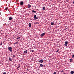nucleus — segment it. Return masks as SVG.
I'll return each mask as SVG.
<instances>
[{"label":"nucleus","mask_w":74,"mask_h":74,"mask_svg":"<svg viewBox=\"0 0 74 74\" xmlns=\"http://www.w3.org/2000/svg\"><path fill=\"white\" fill-rule=\"evenodd\" d=\"M8 49L10 52H12V47H10L8 48Z\"/></svg>","instance_id":"f257e3e1"},{"label":"nucleus","mask_w":74,"mask_h":74,"mask_svg":"<svg viewBox=\"0 0 74 74\" xmlns=\"http://www.w3.org/2000/svg\"><path fill=\"white\" fill-rule=\"evenodd\" d=\"M3 74H6V73H5V72H4V73H3Z\"/></svg>","instance_id":"393cba45"},{"label":"nucleus","mask_w":74,"mask_h":74,"mask_svg":"<svg viewBox=\"0 0 74 74\" xmlns=\"http://www.w3.org/2000/svg\"><path fill=\"white\" fill-rule=\"evenodd\" d=\"M16 44H17V42L14 43V44L15 45Z\"/></svg>","instance_id":"cd10ccee"},{"label":"nucleus","mask_w":74,"mask_h":74,"mask_svg":"<svg viewBox=\"0 0 74 74\" xmlns=\"http://www.w3.org/2000/svg\"><path fill=\"white\" fill-rule=\"evenodd\" d=\"M9 60L10 62H11V61H12V58L10 57H9Z\"/></svg>","instance_id":"f8f14e48"},{"label":"nucleus","mask_w":74,"mask_h":74,"mask_svg":"<svg viewBox=\"0 0 74 74\" xmlns=\"http://www.w3.org/2000/svg\"><path fill=\"white\" fill-rule=\"evenodd\" d=\"M59 50V49H58L56 51V52H58Z\"/></svg>","instance_id":"4be33fe9"},{"label":"nucleus","mask_w":74,"mask_h":74,"mask_svg":"<svg viewBox=\"0 0 74 74\" xmlns=\"http://www.w3.org/2000/svg\"><path fill=\"white\" fill-rule=\"evenodd\" d=\"M29 26V27H31V26H32V25H31V23H29L28 24Z\"/></svg>","instance_id":"1a4fd4ad"},{"label":"nucleus","mask_w":74,"mask_h":74,"mask_svg":"<svg viewBox=\"0 0 74 74\" xmlns=\"http://www.w3.org/2000/svg\"><path fill=\"white\" fill-rule=\"evenodd\" d=\"M28 8H30V7H31V5H30V4H28Z\"/></svg>","instance_id":"9d476101"},{"label":"nucleus","mask_w":74,"mask_h":74,"mask_svg":"<svg viewBox=\"0 0 74 74\" xmlns=\"http://www.w3.org/2000/svg\"><path fill=\"white\" fill-rule=\"evenodd\" d=\"M5 10H8L7 8H5Z\"/></svg>","instance_id":"412c9836"},{"label":"nucleus","mask_w":74,"mask_h":74,"mask_svg":"<svg viewBox=\"0 0 74 74\" xmlns=\"http://www.w3.org/2000/svg\"><path fill=\"white\" fill-rule=\"evenodd\" d=\"M28 70H29V69H27V71H28Z\"/></svg>","instance_id":"c85d7f7f"},{"label":"nucleus","mask_w":74,"mask_h":74,"mask_svg":"<svg viewBox=\"0 0 74 74\" xmlns=\"http://www.w3.org/2000/svg\"><path fill=\"white\" fill-rule=\"evenodd\" d=\"M43 62V60H39V63H42Z\"/></svg>","instance_id":"423d86ee"},{"label":"nucleus","mask_w":74,"mask_h":74,"mask_svg":"<svg viewBox=\"0 0 74 74\" xmlns=\"http://www.w3.org/2000/svg\"><path fill=\"white\" fill-rule=\"evenodd\" d=\"M64 74H66V73H64Z\"/></svg>","instance_id":"2f4dec72"},{"label":"nucleus","mask_w":74,"mask_h":74,"mask_svg":"<svg viewBox=\"0 0 74 74\" xmlns=\"http://www.w3.org/2000/svg\"><path fill=\"white\" fill-rule=\"evenodd\" d=\"M13 18L11 17H9V21H11V20H12Z\"/></svg>","instance_id":"39448f33"},{"label":"nucleus","mask_w":74,"mask_h":74,"mask_svg":"<svg viewBox=\"0 0 74 74\" xmlns=\"http://www.w3.org/2000/svg\"><path fill=\"white\" fill-rule=\"evenodd\" d=\"M74 58V54L72 55V58Z\"/></svg>","instance_id":"6ab92c4d"},{"label":"nucleus","mask_w":74,"mask_h":74,"mask_svg":"<svg viewBox=\"0 0 74 74\" xmlns=\"http://www.w3.org/2000/svg\"><path fill=\"white\" fill-rule=\"evenodd\" d=\"M34 18H37V16L36 15H35L34 16Z\"/></svg>","instance_id":"4468645a"},{"label":"nucleus","mask_w":74,"mask_h":74,"mask_svg":"<svg viewBox=\"0 0 74 74\" xmlns=\"http://www.w3.org/2000/svg\"><path fill=\"white\" fill-rule=\"evenodd\" d=\"M73 4H74V1L73 2Z\"/></svg>","instance_id":"7c9ffc66"},{"label":"nucleus","mask_w":74,"mask_h":74,"mask_svg":"<svg viewBox=\"0 0 74 74\" xmlns=\"http://www.w3.org/2000/svg\"><path fill=\"white\" fill-rule=\"evenodd\" d=\"M74 73V71H71V74H73Z\"/></svg>","instance_id":"ddd939ff"},{"label":"nucleus","mask_w":74,"mask_h":74,"mask_svg":"<svg viewBox=\"0 0 74 74\" xmlns=\"http://www.w3.org/2000/svg\"><path fill=\"white\" fill-rule=\"evenodd\" d=\"M20 37H18L16 38V39H17V40H19V39H20Z\"/></svg>","instance_id":"aec40b11"},{"label":"nucleus","mask_w":74,"mask_h":74,"mask_svg":"<svg viewBox=\"0 0 74 74\" xmlns=\"http://www.w3.org/2000/svg\"><path fill=\"white\" fill-rule=\"evenodd\" d=\"M70 62H72L73 61V59H70Z\"/></svg>","instance_id":"2eb2a0df"},{"label":"nucleus","mask_w":74,"mask_h":74,"mask_svg":"<svg viewBox=\"0 0 74 74\" xmlns=\"http://www.w3.org/2000/svg\"><path fill=\"white\" fill-rule=\"evenodd\" d=\"M42 10H45V7H43Z\"/></svg>","instance_id":"f3484780"},{"label":"nucleus","mask_w":74,"mask_h":74,"mask_svg":"<svg viewBox=\"0 0 74 74\" xmlns=\"http://www.w3.org/2000/svg\"><path fill=\"white\" fill-rule=\"evenodd\" d=\"M18 68H19V67H20V65H19L18 66Z\"/></svg>","instance_id":"a878e982"},{"label":"nucleus","mask_w":74,"mask_h":74,"mask_svg":"<svg viewBox=\"0 0 74 74\" xmlns=\"http://www.w3.org/2000/svg\"><path fill=\"white\" fill-rule=\"evenodd\" d=\"M54 25V23H53V22H51V25Z\"/></svg>","instance_id":"dca6fc26"},{"label":"nucleus","mask_w":74,"mask_h":74,"mask_svg":"<svg viewBox=\"0 0 74 74\" xmlns=\"http://www.w3.org/2000/svg\"><path fill=\"white\" fill-rule=\"evenodd\" d=\"M65 44L64 45V46L67 47V44H68V41H66L65 42Z\"/></svg>","instance_id":"f03ea898"},{"label":"nucleus","mask_w":74,"mask_h":74,"mask_svg":"<svg viewBox=\"0 0 74 74\" xmlns=\"http://www.w3.org/2000/svg\"><path fill=\"white\" fill-rule=\"evenodd\" d=\"M31 51L32 52H34V50H31Z\"/></svg>","instance_id":"bb28decb"},{"label":"nucleus","mask_w":74,"mask_h":74,"mask_svg":"<svg viewBox=\"0 0 74 74\" xmlns=\"http://www.w3.org/2000/svg\"><path fill=\"white\" fill-rule=\"evenodd\" d=\"M56 72H54L53 74H56Z\"/></svg>","instance_id":"b1692460"},{"label":"nucleus","mask_w":74,"mask_h":74,"mask_svg":"<svg viewBox=\"0 0 74 74\" xmlns=\"http://www.w3.org/2000/svg\"><path fill=\"white\" fill-rule=\"evenodd\" d=\"M40 66L41 67H43L44 66V65H43L42 64H40Z\"/></svg>","instance_id":"6e6552de"},{"label":"nucleus","mask_w":74,"mask_h":74,"mask_svg":"<svg viewBox=\"0 0 74 74\" xmlns=\"http://www.w3.org/2000/svg\"><path fill=\"white\" fill-rule=\"evenodd\" d=\"M17 42V43H18V42Z\"/></svg>","instance_id":"c756f323"},{"label":"nucleus","mask_w":74,"mask_h":74,"mask_svg":"<svg viewBox=\"0 0 74 74\" xmlns=\"http://www.w3.org/2000/svg\"><path fill=\"white\" fill-rule=\"evenodd\" d=\"M20 4L21 5H23V1H21L20 2Z\"/></svg>","instance_id":"20e7f679"},{"label":"nucleus","mask_w":74,"mask_h":74,"mask_svg":"<svg viewBox=\"0 0 74 74\" xmlns=\"http://www.w3.org/2000/svg\"><path fill=\"white\" fill-rule=\"evenodd\" d=\"M38 17H37L36 18H35L34 19V20H36V19H38Z\"/></svg>","instance_id":"a211bd4d"},{"label":"nucleus","mask_w":74,"mask_h":74,"mask_svg":"<svg viewBox=\"0 0 74 74\" xmlns=\"http://www.w3.org/2000/svg\"><path fill=\"white\" fill-rule=\"evenodd\" d=\"M24 53H27V50H26L24 52Z\"/></svg>","instance_id":"0eeeda50"},{"label":"nucleus","mask_w":74,"mask_h":74,"mask_svg":"<svg viewBox=\"0 0 74 74\" xmlns=\"http://www.w3.org/2000/svg\"><path fill=\"white\" fill-rule=\"evenodd\" d=\"M45 33H42L40 35V37H44L45 35Z\"/></svg>","instance_id":"7ed1b4c3"},{"label":"nucleus","mask_w":74,"mask_h":74,"mask_svg":"<svg viewBox=\"0 0 74 74\" xmlns=\"http://www.w3.org/2000/svg\"><path fill=\"white\" fill-rule=\"evenodd\" d=\"M13 58H15V55H14L13 56Z\"/></svg>","instance_id":"5701e85b"},{"label":"nucleus","mask_w":74,"mask_h":74,"mask_svg":"<svg viewBox=\"0 0 74 74\" xmlns=\"http://www.w3.org/2000/svg\"><path fill=\"white\" fill-rule=\"evenodd\" d=\"M32 13H33V12H34V13H36V11H34V10H32Z\"/></svg>","instance_id":"9b49d317"}]
</instances>
